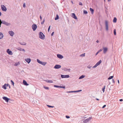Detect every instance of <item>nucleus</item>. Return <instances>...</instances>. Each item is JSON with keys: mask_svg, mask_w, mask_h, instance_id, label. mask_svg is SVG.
<instances>
[{"mask_svg": "<svg viewBox=\"0 0 123 123\" xmlns=\"http://www.w3.org/2000/svg\"><path fill=\"white\" fill-rule=\"evenodd\" d=\"M8 33L11 36H12L14 34V33L12 31H9L8 32Z\"/></svg>", "mask_w": 123, "mask_h": 123, "instance_id": "obj_18", "label": "nucleus"}, {"mask_svg": "<svg viewBox=\"0 0 123 123\" xmlns=\"http://www.w3.org/2000/svg\"><path fill=\"white\" fill-rule=\"evenodd\" d=\"M105 86H104V87L102 88V90L103 91V92H104L105 91Z\"/></svg>", "mask_w": 123, "mask_h": 123, "instance_id": "obj_29", "label": "nucleus"}, {"mask_svg": "<svg viewBox=\"0 0 123 123\" xmlns=\"http://www.w3.org/2000/svg\"><path fill=\"white\" fill-rule=\"evenodd\" d=\"M85 77V76L84 75H82L80 76V77L79 78V79H81L83 78H84Z\"/></svg>", "mask_w": 123, "mask_h": 123, "instance_id": "obj_27", "label": "nucleus"}, {"mask_svg": "<svg viewBox=\"0 0 123 123\" xmlns=\"http://www.w3.org/2000/svg\"><path fill=\"white\" fill-rule=\"evenodd\" d=\"M61 66L59 65H56L54 67V68L55 69H58L61 68Z\"/></svg>", "mask_w": 123, "mask_h": 123, "instance_id": "obj_10", "label": "nucleus"}, {"mask_svg": "<svg viewBox=\"0 0 123 123\" xmlns=\"http://www.w3.org/2000/svg\"><path fill=\"white\" fill-rule=\"evenodd\" d=\"M23 6L24 8L25 7V3H24L23 4Z\"/></svg>", "mask_w": 123, "mask_h": 123, "instance_id": "obj_46", "label": "nucleus"}, {"mask_svg": "<svg viewBox=\"0 0 123 123\" xmlns=\"http://www.w3.org/2000/svg\"><path fill=\"white\" fill-rule=\"evenodd\" d=\"M45 81L47 82L51 83H52L53 82V81L52 80H45Z\"/></svg>", "mask_w": 123, "mask_h": 123, "instance_id": "obj_23", "label": "nucleus"}, {"mask_svg": "<svg viewBox=\"0 0 123 123\" xmlns=\"http://www.w3.org/2000/svg\"><path fill=\"white\" fill-rule=\"evenodd\" d=\"M59 18V17L58 15L57 14L56 16V17L55 18V20H56L58 19Z\"/></svg>", "mask_w": 123, "mask_h": 123, "instance_id": "obj_30", "label": "nucleus"}, {"mask_svg": "<svg viewBox=\"0 0 123 123\" xmlns=\"http://www.w3.org/2000/svg\"><path fill=\"white\" fill-rule=\"evenodd\" d=\"M1 15V13L0 12V16Z\"/></svg>", "mask_w": 123, "mask_h": 123, "instance_id": "obj_58", "label": "nucleus"}, {"mask_svg": "<svg viewBox=\"0 0 123 123\" xmlns=\"http://www.w3.org/2000/svg\"><path fill=\"white\" fill-rule=\"evenodd\" d=\"M41 63H41V64L43 66H45L47 64V62H42Z\"/></svg>", "mask_w": 123, "mask_h": 123, "instance_id": "obj_24", "label": "nucleus"}, {"mask_svg": "<svg viewBox=\"0 0 123 123\" xmlns=\"http://www.w3.org/2000/svg\"><path fill=\"white\" fill-rule=\"evenodd\" d=\"M11 84L13 86L14 84V82L12 80H11Z\"/></svg>", "mask_w": 123, "mask_h": 123, "instance_id": "obj_39", "label": "nucleus"}, {"mask_svg": "<svg viewBox=\"0 0 123 123\" xmlns=\"http://www.w3.org/2000/svg\"><path fill=\"white\" fill-rule=\"evenodd\" d=\"M112 81L113 83H115V81H114V79H112Z\"/></svg>", "mask_w": 123, "mask_h": 123, "instance_id": "obj_48", "label": "nucleus"}, {"mask_svg": "<svg viewBox=\"0 0 123 123\" xmlns=\"http://www.w3.org/2000/svg\"><path fill=\"white\" fill-rule=\"evenodd\" d=\"M40 18L41 19V20H42V17L41 15H40Z\"/></svg>", "mask_w": 123, "mask_h": 123, "instance_id": "obj_50", "label": "nucleus"}, {"mask_svg": "<svg viewBox=\"0 0 123 123\" xmlns=\"http://www.w3.org/2000/svg\"><path fill=\"white\" fill-rule=\"evenodd\" d=\"M39 37L42 39H44L45 38V36L43 33L41 32L39 33Z\"/></svg>", "mask_w": 123, "mask_h": 123, "instance_id": "obj_3", "label": "nucleus"}, {"mask_svg": "<svg viewBox=\"0 0 123 123\" xmlns=\"http://www.w3.org/2000/svg\"><path fill=\"white\" fill-rule=\"evenodd\" d=\"M90 10L91 12V13L92 14H93V13L94 10L92 8H90Z\"/></svg>", "mask_w": 123, "mask_h": 123, "instance_id": "obj_25", "label": "nucleus"}, {"mask_svg": "<svg viewBox=\"0 0 123 123\" xmlns=\"http://www.w3.org/2000/svg\"><path fill=\"white\" fill-rule=\"evenodd\" d=\"M1 7L2 10L3 11H6L7 9L6 7L3 5H1Z\"/></svg>", "mask_w": 123, "mask_h": 123, "instance_id": "obj_6", "label": "nucleus"}, {"mask_svg": "<svg viewBox=\"0 0 123 123\" xmlns=\"http://www.w3.org/2000/svg\"><path fill=\"white\" fill-rule=\"evenodd\" d=\"M61 77L62 78H68L69 77V76L68 75H61Z\"/></svg>", "mask_w": 123, "mask_h": 123, "instance_id": "obj_8", "label": "nucleus"}, {"mask_svg": "<svg viewBox=\"0 0 123 123\" xmlns=\"http://www.w3.org/2000/svg\"><path fill=\"white\" fill-rule=\"evenodd\" d=\"M37 62L38 63H40V64H41V63H41V62H42V61H40L39 59H37Z\"/></svg>", "mask_w": 123, "mask_h": 123, "instance_id": "obj_32", "label": "nucleus"}, {"mask_svg": "<svg viewBox=\"0 0 123 123\" xmlns=\"http://www.w3.org/2000/svg\"><path fill=\"white\" fill-rule=\"evenodd\" d=\"M44 87L45 89H49V88L47 87L44 86Z\"/></svg>", "mask_w": 123, "mask_h": 123, "instance_id": "obj_42", "label": "nucleus"}, {"mask_svg": "<svg viewBox=\"0 0 123 123\" xmlns=\"http://www.w3.org/2000/svg\"><path fill=\"white\" fill-rule=\"evenodd\" d=\"M25 60L29 64L30 62L31 59L30 58H27L25 59Z\"/></svg>", "mask_w": 123, "mask_h": 123, "instance_id": "obj_16", "label": "nucleus"}, {"mask_svg": "<svg viewBox=\"0 0 123 123\" xmlns=\"http://www.w3.org/2000/svg\"><path fill=\"white\" fill-rule=\"evenodd\" d=\"M103 53L104 54H105L107 50V47H103Z\"/></svg>", "mask_w": 123, "mask_h": 123, "instance_id": "obj_13", "label": "nucleus"}, {"mask_svg": "<svg viewBox=\"0 0 123 123\" xmlns=\"http://www.w3.org/2000/svg\"><path fill=\"white\" fill-rule=\"evenodd\" d=\"M117 82H118V84H119V80H117Z\"/></svg>", "mask_w": 123, "mask_h": 123, "instance_id": "obj_56", "label": "nucleus"}, {"mask_svg": "<svg viewBox=\"0 0 123 123\" xmlns=\"http://www.w3.org/2000/svg\"><path fill=\"white\" fill-rule=\"evenodd\" d=\"M78 92H81V91H82V90H78Z\"/></svg>", "mask_w": 123, "mask_h": 123, "instance_id": "obj_54", "label": "nucleus"}, {"mask_svg": "<svg viewBox=\"0 0 123 123\" xmlns=\"http://www.w3.org/2000/svg\"><path fill=\"white\" fill-rule=\"evenodd\" d=\"M54 32H52V33L51 34V36H53V34H54Z\"/></svg>", "mask_w": 123, "mask_h": 123, "instance_id": "obj_49", "label": "nucleus"}, {"mask_svg": "<svg viewBox=\"0 0 123 123\" xmlns=\"http://www.w3.org/2000/svg\"><path fill=\"white\" fill-rule=\"evenodd\" d=\"M117 20V19L116 17H114L113 20V22L116 23Z\"/></svg>", "mask_w": 123, "mask_h": 123, "instance_id": "obj_26", "label": "nucleus"}, {"mask_svg": "<svg viewBox=\"0 0 123 123\" xmlns=\"http://www.w3.org/2000/svg\"><path fill=\"white\" fill-rule=\"evenodd\" d=\"M79 5L81 6H82L83 5L82 3L80 2H79Z\"/></svg>", "mask_w": 123, "mask_h": 123, "instance_id": "obj_45", "label": "nucleus"}, {"mask_svg": "<svg viewBox=\"0 0 123 123\" xmlns=\"http://www.w3.org/2000/svg\"><path fill=\"white\" fill-rule=\"evenodd\" d=\"M50 25L49 26V28H48V32H49V31L50 29Z\"/></svg>", "mask_w": 123, "mask_h": 123, "instance_id": "obj_43", "label": "nucleus"}, {"mask_svg": "<svg viewBox=\"0 0 123 123\" xmlns=\"http://www.w3.org/2000/svg\"><path fill=\"white\" fill-rule=\"evenodd\" d=\"M101 60L98 62L93 67V68H96L101 63Z\"/></svg>", "mask_w": 123, "mask_h": 123, "instance_id": "obj_5", "label": "nucleus"}, {"mask_svg": "<svg viewBox=\"0 0 123 123\" xmlns=\"http://www.w3.org/2000/svg\"><path fill=\"white\" fill-rule=\"evenodd\" d=\"M96 100H99V99L98 98H96Z\"/></svg>", "mask_w": 123, "mask_h": 123, "instance_id": "obj_55", "label": "nucleus"}, {"mask_svg": "<svg viewBox=\"0 0 123 123\" xmlns=\"http://www.w3.org/2000/svg\"><path fill=\"white\" fill-rule=\"evenodd\" d=\"M92 67V66H91L89 65L88 66H87V68L89 69H90Z\"/></svg>", "mask_w": 123, "mask_h": 123, "instance_id": "obj_41", "label": "nucleus"}, {"mask_svg": "<svg viewBox=\"0 0 123 123\" xmlns=\"http://www.w3.org/2000/svg\"><path fill=\"white\" fill-rule=\"evenodd\" d=\"M17 49L20 51H21L22 50V49L21 48L19 47L17 48Z\"/></svg>", "mask_w": 123, "mask_h": 123, "instance_id": "obj_31", "label": "nucleus"}, {"mask_svg": "<svg viewBox=\"0 0 123 123\" xmlns=\"http://www.w3.org/2000/svg\"><path fill=\"white\" fill-rule=\"evenodd\" d=\"M45 19H44L42 22L41 23V24L42 25H43L44 24V23L45 22Z\"/></svg>", "mask_w": 123, "mask_h": 123, "instance_id": "obj_33", "label": "nucleus"}, {"mask_svg": "<svg viewBox=\"0 0 123 123\" xmlns=\"http://www.w3.org/2000/svg\"><path fill=\"white\" fill-rule=\"evenodd\" d=\"M113 77V76H111L109 77L108 79V80H110L112 79Z\"/></svg>", "mask_w": 123, "mask_h": 123, "instance_id": "obj_34", "label": "nucleus"}, {"mask_svg": "<svg viewBox=\"0 0 123 123\" xmlns=\"http://www.w3.org/2000/svg\"><path fill=\"white\" fill-rule=\"evenodd\" d=\"M87 117H86L85 116H84L82 117V118L83 119V123H88L89 121H91L92 118V117H89L88 118L85 119Z\"/></svg>", "mask_w": 123, "mask_h": 123, "instance_id": "obj_1", "label": "nucleus"}, {"mask_svg": "<svg viewBox=\"0 0 123 123\" xmlns=\"http://www.w3.org/2000/svg\"><path fill=\"white\" fill-rule=\"evenodd\" d=\"M23 83L25 85L27 86L29 85V84L27 83L26 81L25 80H23Z\"/></svg>", "mask_w": 123, "mask_h": 123, "instance_id": "obj_20", "label": "nucleus"}, {"mask_svg": "<svg viewBox=\"0 0 123 123\" xmlns=\"http://www.w3.org/2000/svg\"><path fill=\"white\" fill-rule=\"evenodd\" d=\"M22 50L24 52H25V50L24 49H22Z\"/></svg>", "mask_w": 123, "mask_h": 123, "instance_id": "obj_51", "label": "nucleus"}, {"mask_svg": "<svg viewBox=\"0 0 123 123\" xmlns=\"http://www.w3.org/2000/svg\"><path fill=\"white\" fill-rule=\"evenodd\" d=\"M14 66H15V63L14 64Z\"/></svg>", "mask_w": 123, "mask_h": 123, "instance_id": "obj_63", "label": "nucleus"}, {"mask_svg": "<svg viewBox=\"0 0 123 123\" xmlns=\"http://www.w3.org/2000/svg\"><path fill=\"white\" fill-rule=\"evenodd\" d=\"M8 86H9V88H10V86L9 85H8Z\"/></svg>", "mask_w": 123, "mask_h": 123, "instance_id": "obj_59", "label": "nucleus"}, {"mask_svg": "<svg viewBox=\"0 0 123 123\" xmlns=\"http://www.w3.org/2000/svg\"><path fill=\"white\" fill-rule=\"evenodd\" d=\"M111 0H108V1H111Z\"/></svg>", "mask_w": 123, "mask_h": 123, "instance_id": "obj_61", "label": "nucleus"}, {"mask_svg": "<svg viewBox=\"0 0 123 123\" xmlns=\"http://www.w3.org/2000/svg\"><path fill=\"white\" fill-rule=\"evenodd\" d=\"M71 2H72V3L73 4V2L72 1H71Z\"/></svg>", "mask_w": 123, "mask_h": 123, "instance_id": "obj_60", "label": "nucleus"}, {"mask_svg": "<svg viewBox=\"0 0 123 123\" xmlns=\"http://www.w3.org/2000/svg\"><path fill=\"white\" fill-rule=\"evenodd\" d=\"M47 105L50 108H54V106H51L50 105Z\"/></svg>", "mask_w": 123, "mask_h": 123, "instance_id": "obj_35", "label": "nucleus"}, {"mask_svg": "<svg viewBox=\"0 0 123 123\" xmlns=\"http://www.w3.org/2000/svg\"><path fill=\"white\" fill-rule=\"evenodd\" d=\"M62 70L65 71L70 72V69H67L66 68H64Z\"/></svg>", "mask_w": 123, "mask_h": 123, "instance_id": "obj_15", "label": "nucleus"}, {"mask_svg": "<svg viewBox=\"0 0 123 123\" xmlns=\"http://www.w3.org/2000/svg\"><path fill=\"white\" fill-rule=\"evenodd\" d=\"M18 65V64H16V66H17V65Z\"/></svg>", "mask_w": 123, "mask_h": 123, "instance_id": "obj_62", "label": "nucleus"}, {"mask_svg": "<svg viewBox=\"0 0 123 123\" xmlns=\"http://www.w3.org/2000/svg\"><path fill=\"white\" fill-rule=\"evenodd\" d=\"M74 92H78V90H77V91H74Z\"/></svg>", "mask_w": 123, "mask_h": 123, "instance_id": "obj_53", "label": "nucleus"}, {"mask_svg": "<svg viewBox=\"0 0 123 123\" xmlns=\"http://www.w3.org/2000/svg\"><path fill=\"white\" fill-rule=\"evenodd\" d=\"M106 106V105H104L102 107V108H104Z\"/></svg>", "mask_w": 123, "mask_h": 123, "instance_id": "obj_47", "label": "nucleus"}, {"mask_svg": "<svg viewBox=\"0 0 123 123\" xmlns=\"http://www.w3.org/2000/svg\"><path fill=\"white\" fill-rule=\"evenodd\" d=\"M3 37V34L1 32H0V39L2 38Z\"/></svg>", "mask_w": 123, "mask_h": 123, "instance_id": "obj_22", "label": "nucleus"}, {"mask_svg": "<svg viewBox=\"0 0 123 123\" xmlns=\"http://www.w3.org/2000/svg\"><path fill=\"white\" fill-rule=\"evenodd\" d=\"M102 50V49H101L100 50H99L98 52L96 53L95 55H97L98 53H99V52H100Z\"/></svg>", "mask_w": 123, "mask_h": 123, "instance_id": "obj_28", "label": "nucleus"}, {"mask_svg": "<svg viewBox=\"0 0 123 123\" xmlns=\"http://www.w3.org/2000/svg\"><path fill=\"white\" fill-rule=\"evenodd\" d=\"M74 92V91H67V93H71V92Z\"/></svg>", "mask_w": 123, "mask_h": 123, "instance_id": "obj_40", "label": "nucleus"}, {"mask_svg": "<svg viewBox=\"0 0 123 123\" xmlns=\"http://www.w3.org/2000/svg\"><path fill=\"white\" fill-rule=\"evenodd\" d=\"M57 57L60 59H62L63 57L62 55L59 54H57Z\"/></svg>", "mask_w": 123, "mask_h": 123, "instance_id": "obj_14", "label": "nucleus"}, {"mask_svg": "<svg viewBox=\"0 0 123 123\" xmlns=\"http://www.w3.org/2000/svg\"><path fill=\"white\" fill-rule=\"evenodd\" d=\"M85 56V53L83 54H82L80 55V56Z\"/></svg>", "mask_w": 123, "mask_h": 123, "instance_id": "obj_36", "label": "nucleus"}, {"mask_svg": "<svg viewBox=\"0 0 123 123\" xmlns=\"http://www.w3.org/2000/svg\"><path fill=\"white\" fill-rule=\"evenodd\" d=\"M19 43L20 44L22 45H25L26 44V43L24 42H23L22 43L19 42Z\"/></svg>", "mask_w": 123, "mask_h": 123, "instance_id": "obj_21", "label": "nucleus"}, {"mask_svg": "<svg viewBox=\"0 0 123 123\" xmlns=\"http://www.w3.org/2000/svg\"><path fill=\"white\" fill-rule=\"evenodd\" d=\"M54 87H57V88H63L65 89V86H60L57 85H54Z\"/></svg>", "mask_w": 123, "mask_h": 123, "instance_id": "obj_19", "label": "nucleus"}, {"mask_svg": "<svg viewBox=\"0 0 123 123\" xmlns=\"http://www.w3.org/2000/svg\"><path fill=\"white\" fill-rule=\"evenodd\" d=\"M32 28L33 31H35L37 27V25L35 24H33L32 25Z\"/></svg>", "mask_w": 123, "mask_h": 123, "instance_id": "obj_7", "label": "nucleus"}, {"mask_svg": "<svg viewBox=\"0 0 123 123\" xmlns=\"http://www.w3.org/2000/svg\"><path fill=\"white\" fill-rule=\"evenodd\" d=\"M114 35H116V30L115 29L114 30Z\"/></svg>", "mask_w": 123, "mask_h": 123, "instance_id": "obj_38", "label": "nucleus"}, {"mask_svg": "<svg viewBox=\"0 0 123 123\" xmlns=\"http://www.w3.org/2000/svg\"><path fill=\"white\" fill-rule=\"evenodd\" d=\"M83 12L84 14H86L88 12L86 10H84L83 11Z\"/></svg>", "mask_w": 123, "mask_h": 123, "instance_id": "obj_37", "label": "nucleus"}, {"mask_svg": "<svg viewBox=\"0 0 123 123\" xmlns=\"http://www.w3.org/2000/svg\"><path fill=\"white\" fill-rule=\"evenodd\" d=\"M8 85H9V84H5L3 86L2 88L4 89H6V87L8 86Z\"/></svg>", "mask_w": 123, "mask_h": 123, "instance_id": "obj_11", "label": "nucleus"}, {"mask_svg": "<svg viewBox=\"0 0 123 123\" xmlns=\"http://www.w3.org/2000/svg\"><path fill=\"white\" fill-rule=\"evenodd\" d=\"M96 42L97 43H98V42H99V41H98V40H97L96 41Z\"/></svg>", "mask_w": 123, "mask_h": 123, "instance_id": "obj_57", "label": "nucleus"}, {"mask_svg": "<svg viewBox=\"0 0 123 123\" xmlns=\"http://www.w3.org/2000/svg\"><path fill=\"white\" fill-rule=\"evenodd\" d=\"M1 24H4L6 26H9L11 25L10 24L8 23L5 20L1 21L0 19V27H1Z\"/></svg>", "mask_w": 123, "mask_h": 123, "instance_id": "obj_2", "label": "nucleus"}, {"mask_svg": "<svg viewBox=\"0 0 123 123\" xmlns=\"http://www.w3.org/2000/svg\"><path fill=\"white\" fill-rule=\"evenodd\" d=\"M119 101H123V99H119Z\"/></svg>", "mask_w": 123, "mask_h": 123, "instance_id": "obj_52", "label": "nucleus"}, {"mask_svg": "<svg viewBox=\"0 0 123 123\" xmlns=\"http://www.w3.org/2000/svg\"><path fill=\"white\" fill-rule=\"evenodd\" d=\"M66 117L67 118H70V117L68 116H66Z\"/></svg>", "mask_w": 123, "mask_h": 123, "instance_id": "obj_44", "label": "nucleus"}, {"mask_svg": "<svg viewBox=\"0 0 123 123\" xmlns=\"http://www.w3.org/2000/svg\"><path fill=\"white\" fill-rule=\"evenodd\" d=\"M105 25L106 30L107 31L108 30V22L107 20L105 21Z\"/></svg>", "mask_w": 123, "mask_h": 123, "instance_id": "obj_4", "label": "nucleus"}, {"mask_svg": "<svg viewBox=\"0 0 123 123\" xmlns=\"http://www.w3.org/2000/svg\"><path fill=\"white\" fill-rule=\"evenodd\" d=\"M6 52L9 55H12V52L11 50H10L9 49H7Z\"/></svg>", "mask_w": 123, "mask_h": 123, "instance_id": "obj_9", "label": "nucleus"}, {"mask_svg": "<svg viewBox=\"0 0 123 123\" xmlns=\"http://www.w3.org/2000/svg\"><path fill=\"white\" fill-rule=\"evenodd\" d=\"M72 17L75 19H77V18L75 15L74 13H72Z\"/></svg>", "mask_w": 123, "mask_h": 123, "instance_id": "obj_17", "label": "nucleus"}, {"mask_svg": "<svg viewBox=\"0 0 123 123\" xmlns=\"http://www.w3.org/2000/svg\"><path fill=\"white\" fill-rule=\"evenodd\" d=\"M3 98L5 100L6 102H8L9 100V98H8L6 97H3Z\"/></svg>", "mask_w": 123, "mask_h": 123, "instance_id": "obj_12", "label": "nucleus"}]
</instances>
